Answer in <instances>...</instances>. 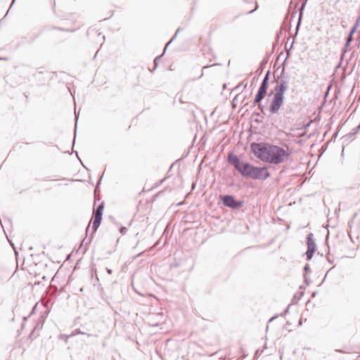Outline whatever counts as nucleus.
Listing matches in <instances>:
<instances>
[{
  "mask_svg": "<svg viewBox=\"0 0 360 360\" xmlns=\"http://www.w3.org/2000/svg\"><path fill=\"white\" fill-rule=\"evenodd\" d=\"M158 356L161 357V359H162V357L161 356L160 354H158Z\"/></svg>",
  "mask_w": 360,
  "mask_h": 360,
  "instance_id": "obj_63",
  "label": "nucleus"
},
{
  "mask_svg": "<svg viewBox=\"0 0 360 360\" xmlns=\"http://www.w3.org/2000/svg\"><path fill=\"white\" fill-rule=\"evenodd\" d=\"M316 294V292H313L312 296H313V297H315Z\"/></svg>",
  "mask_w": 360,
  "mask_h": 360,
  "instance_id": "obj_55",
  "label": "nucleus"
},
{
  "mask_svg": "<svg viewBox=\"0 0 360 360\" xmlns=\"http://www.w3.org/2000/svg\"><path fill=\"white\" fill-rule=\"evenodd\" d=\"M154 352L156 354H158V347H155Z\"/></svg>",
  "mask_w": 360,
  "mask_h": 360,
  "instance_id": "obj_44",
  "label": "nucleus"
},
{
  "mask_svg": "<svg viewBox=\"0 0 360 360\" xmlns=\"http://www.w3.org/2000/svg\"><path fill=\"white\" fill-rule=\"evenodd\" d=\"M78 119H79V113H77L75 112V136H74V140H73V145L75 143V139H76V136H77V131H76V129H77V127Z\"/></svg>",
  "mask_w": 360,
  "mask_h": 360,
  "instance_id": "obj_19",
  "label": "nucleus"
},
{
  "mask_svg": "<svg viewBox=\"0 0 360 360\" xmlns=\"http://www.w3.org/2000/svg\"><path fill=\"white\" fill-rule=\"evenodd\" d=\"M165 179H162L160 180V181H159V186H160V184H162L163 183V181H165Z\"/></svg>",
  "mask_w": 360,
  "mask_h": 360,
  "instance_id": "obj_39",
  "label": "nucleus"
},
{
  "mask_svg": "<svg viewBox=\"0 0 360 360\" xmlns=\"http://www.w3.org/2000/svg\"><path fill=\"white\" fill-rule=\"evenodd\" d=\"M159 330L160 333H166L169 331L172 327V322L170 320H167L162 312H159Z\"/></svg>",
  "mask_w": 360,
  "mask_h": 360,
  "instance_id": "obj_10",
  "label": "nucleus"
},
{
  "mask_svg": "<svg viewBox=\"0 0 360 360\" xmlns=\"http://www.w3.org/2000/svg\"><path fill=\"white\" fill-rule=\"evenodd\" d=\"M359 25H360V13H359V15L356 18L354 24L351 27V30H353L354 31L356 32V30L359 27Z\"/></svg>",
  "mask_w": 360,
  "mask_h": 360,
  "instance_id": "obj_17",
  "label": "nucleus"
},
{
  "mask_svg": "<svg viewBox=\"0 0 360 360\" xmlns=\"http://www.w3.org/2000/svg\"><path fill=\"white\" fill-rule=\"evenodd\" d=\"M28 318L29 317H27V316H24L23 317V322L25 323V321L27 320Z\"/></svg>",
  "mask_w": 360,
  "mask_h": 360,
  "instance_id": "obj_41",
  "label": "nucleus"
},
{
  "mask_svg": "<svg viewBox=\"0 0 360 360\" xmlns=\"http://www.w3.org/2000/svg\"><path fill=\"white\" fill-rule=\"evenodd\" d=\"M272 95L273 97L268 108V110L270 114L274 115L277 114L281 108L283 106L285 101V97L274 95L272 91L268 94V96L270 97Z\"/></svg>",
  "mask_w": 360,
  "mask_h": 360,
  "instance_id": "obj_7",
  "label": "nucleus"
},
{
  "mask_svg": "<svg viewBox=\"0 0 360 360\" xmlns=\"http://www.w3.org/2000/svg\"><path fill=\"white\" fill-rule=\"evenodd\" d=\"M356 127L360 130V123L358 124Z\"/></svg>",
  "mask_w": 360,
  "mask_h": 360,
  "instance_id": "obj_53",
  "label": "nucleus"
},
{
  "mask_svg": "<svg viewBox=\"0 0 360 360\" xmlns=\"http://www.w3.org/2000/svg\"><path fill=\"white\" fill-rule=\"evenodd\" d=\"M255 121L256 122H257V123H259V120H257V119H256Z\"/></svg>",
  "mask_w": 360,
  "mask_h": 360,
  "instance_id": "obj_59",
  "label": "nucleus"
},
{
  "mask_svg": "<svg viewBox=\"0 0 360 360\" xmlns=\"http://www.w3.org/2000/svg\"><path fill=\"white\" fill-rule=\"evenodd\" d=\"M307 250L305 252L306 259L307 261H310L316 250V243L314 239V234L312 233H309L307 236Z\"/></svg>",
  "mask_w": 360,
  "mask_h": 360,
  "instance_id": "obj_9",
  "label": "nucleus"
},
{
  "mask_svg": "<svg viewBox=\"0 0 360 360\" xmlns=\"http://www.w3.org/2000/svg\"><path fill=\"white\" fill-rule=\"evenodd\" d=\"M177 357H178V353H177V352H176L175 354H174L173 358L176 359Z\"/></svg>",
  "mask_w": 360,
  "mask_h": 360,
  "instance_id": "obj_38",
  "label": "nucleus"
},
{
  "mask_svg": "<svg viewBox=\"0 0 360 360\" xmlns=\"http://www.w3.org/2000/svg\"><path fill=\"white\" fill-rule=\"evenodd\" d=\"M255 79H256V77H254V78L252 79V84H253V82H255Z\"/></svg>",
  "mask_w": 360,
  "mask_h": 360,
  "instance_id": "obj_50",
  "label": "nucleus"
},
{
  "mask_svg": "<svg viewBox=\"0 0 360 360\" xmlns=\"http://www.w3.org/2000/svg\"><path fill=\"white\" fill-rule=\"evenodd\" d=\"M304 274L307 276V274L311 273V269L309 264H306L304 266Z\"/></svg>",
  "mask_w": 360,
  "mask_h": 360,
  "instance_id": "obj_22",
  "label": "nucleus"
},
{
  "mask_svg": "<svg viewBox=\"0 0 360 360\" xmlns=\"http://www.w3.org/2000/svg\"><path fill=\"white\" fill-rule=\"evenodd\" d=\"M26 37H22L21 39V41L20 42L18 43L17 46H16V49H18V47H20V46L23 45L25 43V40H26Z\"/></svg>",
  "mask_w": 360,
  "mask_h": 360,
  "instance_id": "obj_25",
  "label": "nucleus"
},
{
  "mask_svg": "<svg viewBox=\"0 0 360 360\" xmlns=\"http://www.w3.org/2000/svg\"><path fill=\"white\" fill-rule=\"evenodd\" d=\"M154 326H158V323L153 324Z\"/></svg>",
  "mask_w": 360,
  "mask_h": 360,
  "instance_id": "obj_60",
  "label": "nucleus"
},
{
  "mask_svg": "<svg viewBox=\"0 0 360 360\" xmlns=\"http://www.w3.org/2000/svg\"><path fill=\"white\" fill-rule=\"evenodd\" d=\"M25 323L24 322H22V325H21L20 329L18 330V335H20V332H21V331H22V330L24 328V327H25Z\"/></svg>",
  "mask_w": 360,
  "mask_h": 360,
  "instance_id": "obj_28",
  "label": "nucleus"
},
{
  "mask_svg": "<svg viewBox=\"0 0 360 360\" xmlns=\"http://www.w3.org/2000/svg\"><path fill=\"white\" fill-rule=\"evenodd\" d=\"M78 333H79V334H84V333L82 332L79 329L78 330Z\"/></svg>",
  "mask_w": 360,
  "mask_h": 360,
  "instance_id": "obj_49",
  "label": "nucleus"
},
{
  "mask_svg": "<svg viewBox=\"0 0 360 360\" xmlns=\"http://www.w3.org/2000/svg\"><path fill=\"white\" fill-rule=\"evenodd\" d=\"M119 231H120V233L122 234V235H124L127 231V227L125 226H121L120 228H119Z\"/></svg>",
  "mask_w": 360,
  "mask_h": 360,
  "instance_id": "obj_24",
  "label": "nucleus"
},
{
  "mask_svg": "<svg viewBox=\"0 0 360 360\" xmlns=\"http://www.w3.org/2000/svg\"><path fill=\"white\" fill-rule=\"evenodd\" d=\"M337 136H338V134H337V133H335V134H333V137H336Z\"/></svg>",
  "mask_w": 360,
  "mask_h": 360,
  "instance_id": "obj_54",
  "label": "nucleus"
},
{
  "mask_svg": "<svg viewBox=\"0 0 360 360\" xmlns=\"http://www.w3.org/2000/svg\"><path fill=\"white\" fill-rule=\"evenodd\" d=\"M38 37V35H37L36 37H34V38H32V39L29 41V43H32L35 39Z\"/></svg>",
  "mask_w": 360,
  "mask_h": 360,
  "instance_id": "obj_37",
  "label": "nucleus"
},
{
  "mask_svg": "<svg viewBox=\"0 0 360 360\" xmlns=\"http://www.w3.org/2000/svg\"><path fill=\"white\" fill-rule=\"evenodd\" d=\"M287 60H285V59L283 60V62L281 64V66H283V69L284 68L285 69V63H286Z\"/></svg>",
  "mask_w": 360,
  "mask_h": 360,
  "instance_id": "obj_36",
  "label": "nucleus"
},
{
  "mask_svg": "<svg viewBox=\"0 0 360 360\" xmlns=\"http://www.w3.org/2000/svg\"><path fill=\"white\" fill-rule=\"evenodd\" d=\"M278 317V315H275L274 316H272L269 320V322H271L274 319H275L276 318Z\"/></svg>",
  "mask_w": 360,
  "mask_h": 360,
  "instance_id": "obj_33",
  "label": "nucleus"
},
{
  "mask_svg": "<svg viewBox=\"0 0 360 360\" xmlns=\"http://www.w3.org/2000/svg\"><path fill=\"white\" fill-rule=\"evenodd\" d=\"M89 229V226L87 227L86 233L88 232Z\"/></svg>",
  "mask_w": 360,
  "mask_h": 360,
  "instance_id": "obj_64",
  "label": "nucleus"
},
{
  "mask_svg": "<svg viewBox=\"0 0 360 360\" xmlns=\"http://www.w3.org/2000/svg\"><path fill=\"white\" fill-rule=\"evenodd\" d=\"M209 67H210L209 65L204 66V67H203V69L207 68H209Z\"/></svg>",
  "mask_w": 360,
  "mask_h": 360,
  "instance_id": "obj_58",
  "label": "nucleus"
},
{
  "mask_svg": "<svg viewBox=\"0 0 360 360\" xmlns=\"http://www.w3.org/2000/svg\"><path fill=\"white\" fill-rule=\"evenodd\" d=\"M307 2V0H304L302 4L301 7L299 9V18H298V20H297V25H296V34H298V31H299L300 25H301L302 19L303 17V13H304V10L306 6Z\"/></svg>",
  "mask_w": 360,
  "mask_h": 360,
  "instance_id": "obj_12",
  "label": "nucleus"
},
{
  "mask_svg": "<svg viewBox=\"0 0 360 360\" xmlns=\"http://www.w3.org/2000/svg\"><path fill=\"white\" fill-rule=\"evenodd\" d=\"M157 196H158V193H157V194H155V195H153V199H155Z\"/></svg>",
  "mask_w": 360,
  "mask_h": 360,
  "instance_id": "obj_52",
  "label": "nucleus"
},
{
  "mask_svg": "<svg viewBox=\"0 0 360 360\" xmlns=\"http://www.w3.org/2000/svg\"><path fill=\"white\" fill-rule=\"evenodd\" d=\"M106 271L108 273V274H111L112 272V269L109 268H106Z\"/></svg>",
  "mask_w": 360,
  "mask_h": 360,
  "instance_id": "obj_34",
  "label": "nucleus"
},
{
  "mask_svg": "<svg viewBox=\"0 0 360 360\" xmlns=\"http://www.w3.org/2000/svg\"><path fill=\"white\" fill-rule=\"evenodd\" d=\"M174 164H175V162H173V163L171 165V166H170V167H169V169L168 172L172 169V168L173 167V166L174 165Z\"/></svg>",
  "mask_w": 360,
  "mask_h": 360,
  "instance_id": "obj_42",
  "label": "nucleus"
},
{
  "mask_svg": "<svg viewBox=\"0 0 360 360\" xmlns=\"http://www.w3.org/2000/svg\"><path fill=\"white\" fill-rule=\"evenodd\" d=\"M257 8H258V5H257V4H256L255 9L249 11L248 13L251 14V13H254Z\"/></svg>",
  "mask_w": 360,
  "mask_h": 360,
  "instance_id": "obj_29",
  "label": "nucleus"
},
{
  "mask_svg": "<svg viewBox=\"0 0 360 360\" xmlns=\"http://www.w3.org/2000/svg\"><path fill=\"white\" fill-rule=\"evenodd\" d=\"M273 82L278 83L277 85L274 86L275 92L273 94L281 97H285V93L288 89V82L287 80V77H284V68L282 69V71L277 79H274Z\"/></svg>",
  "mask_w": 360,
  "mask_h": 360,
  "instance_id": "obj_6",
  "label": "nucleus"
},
{
  "mask_svg": "<svg viewBox=\"0 0 360 360\" xmlns=\"http://www.w3.org/2000/svg\"><path fill=\"white\" fill-rule=\"evenodd\" d=\"M103 174L100 176V178H99V180H98V184H101V180H102V178H103Z\"/></svg>",
  "mask_w": 360,
  "mask_h": 360,
  "instance_id": "obj_40",
  "label": "nucleus"
},
{
  "mask_svg": "<svg viewBox=\"0 0 360 360\" xmlns=\"http://www.w3.org/2000/svg\"><path fill=\"white\" fill-rule=\"evenodd\" d=\"M326 275H327V274ZM326 278V276H325V278L323 279L322 283H323L325 281Z\"/></svg>",
  "mask_w": 360,
  "mask_h": 360,
  "instance_id": "obj_57",
  "label": "nucleus"
},
{
  "mask_svg": "<svg viewBox=\"0 0 360 360\" xmlns=\"http://www.w3.org/2000/svg\"><path fill=\"white\" fill-rule=\"evenodd\" d=\"M58 338H59L60 340H63L65 342H67L68 340L69 336H68V335H66L65 334H60Z\"/></svg>",
  "mask_w": 360,
  "mask_h": 360,
  "instance_id": "obj_23",
  "label": "nucleus"
},
{
  "mask_svg": "<svg viewBox=\"0 0 360 360\" xmlns=\"http://www.w3.org/2000/svg\"><path fill=\"white\" fill-rule=\"evenodd\" d=\"M270 76L271 71L269 70L266 71L262 82L259 86L257 94H255L254 100L252 103L251 107H255L256 105L259 104V103H261V101L264 98L265 96L268 94Z\"/></svg>",
  "mask_w": 360,
  "mask_h": 360,
  "instance_id": "obj_3",
  "label": "nucleus"
},
{
  "mask_svg": "<svg viewBox=\"0 0 360 360\" xmlns=\"http://www.w3.org/2000/svg\"><path fill=\"white\" fill-rule=\"evenodd\" d=\"M0 60H8V58H6V57H4V58H1Z\"/></svg>",
  "mask_w": 360,
  "mask_h": 360,
  "instance_id": "obj_46",
  "label": "nucleus"
},
{
  "mask_svg": "<svg viewBox=\"0 0 360 360\" xmlns=\"http://www.w3.org/2000/svg\"><path fill=\"white\" fill-rule=\"evenodd\" d=\"M257 105H258L257 106L258 111L253 112V115L262 117V118H264L266 115L265 112H264V109H265L264 105L260 104V103H259V104H257Z\"/></svg>",
  "mask_w": 360,
  "mask_h": 360,
  "instance_id": "obj_14",
  "label": "nucleus"
},
{
  "mask_svg": "<svg viewBox=\"0 0 360 360\" xmlns=\"http://www.w3.org/2000/svg\"><path fill=\"white\" fill-rule=\"evenodd\" d=\"M157 186H158V182H155V183L153 185L152 188H155V187H157Z\"/></svg>",
  "mask_w": 360,
  "mask_h": 360,
  "instance_id": "obj_43",
  "label": "nucleus"
},
{
  "mask_svg": "<svg viewBox=\"0 0 360 360\" xmlns=\"http://www.w3.org/2000/svg\"><path fill=\"white\" fill-rule=\"evenodd\" d=\"M169 266H170V268H172V267H174V266H178V264H172V263H170V264H169Z\"/></svg>",
  "mask_w": 360,
  "mask_h": 360,
  "instance_id": "obj_35",
  "label": "nucleus"
},
{
  "mask_svg": "<svg viewBox=\"0 0 360 360\" xmlns=\"http://www.w3.org/2000/svg\"><path fill=\"white\" fill-rule=\"evenodd\" d=\"M359 129L356 127L355 128L352 129V131L347 134L346 135L343 136L342 137V140L343 143H345L348 141L350 139L353 138L356 134H357L359 132Z\"/></svg>",
  "mask_w": 360,
  "mask_h": 360,
  "instance_id": "obj_13",
  "label": "nucleus"
},
{
  "mask_svg": "<svg viewBox=\"0 0 360 360\" xmlns=\"http://www.w3.org/2000/svg\"><path fill=\"white\" fill-rule=\"evenodd\" d=\"M220 198L224 206L233 210H239L244 204L243 200H237L232 195H220Z\"/></svg>",
  "mask_w": 360,
  "mask_h": 360,
  "instance_id": "obj_8",
  "label": "nucleus"
},
{
  "mask_svg": "<svg viewBox=\"0 0 360 360\" xmlns=\"http://www.w3.org/2000/svg\"><path fill=\"white\" fill-rule=\"evenodd\" d=\"M158 56H156L153 59V65H154V66H153V69H150V71L151 72H153L158 68Z\"/></svg>",
  "mask_w": 360,
  "mask_h": 360,
  "instance_id": "obj_20",
  "label": "nucleus"
},
{
  "mask_svg": "<svg viewBox=\"0 0 360 360\" xmlns=\"http://www.w3.org/2000/svg\"><path fill=\"white\" fill-rule=\"evenodd\" d=\"M271 143L266 142H252L250 143V150L254 155L266 162Z\"/></svg>",
  "mask_w": 360,
  "mask_h": 360,
  "instance_id": "obj_4",
  "label": "nucleus"
},
{
  "mask_svg": "<svg viewBox=\"0 0 360 360\" xmlns=\"http://www.w3.org/2000/svg\"><path fill=\"white\" fill-rule=\"evenodd\" d=\"M289 308H290V305H288V306L287 307V308L285 309V313H288V312Z\"/></svg>",
  "mask_w": 360,
  "mask_h": 360,
  "instance_id": "obj_45",
  "label": "nucleus"
},
{
  "mask_svg": "<svg viewBox=\"0 0 360 360\" xmlns=\"http://www.w3.org/2000/svg\"><path fill=\"white\" fill-rule=\"evenodd\" d=\"M297 11H296V8H295V11L293 12V15H292V17H295V14H296Z\"/></svg>",
  "mask_w": 360,
  "mask_h": 360,
  "instance_id": "obj_47",
  "label": "nucleus"
},
{
  "mask_svg": "<svg viewBox=\"0 0 360 360\" xmlns=\"http://www.w3.org/2000/svg\"><path fill=\"white\" fill-rule=\"evenodd\" d=\"M37 303L35 304V305L33 307L32 311H30V313L28 314L27 317H30L31 316H32L34 314H35V311H36V309H37Z\"/></svg>",
  "mask_w": 360,
  "mask_h": 360,
  "instance_id": "obj_26",
  "label": "nucleus"
},
{
  "mask_svg": "<svg viewBox=\"0 0 360 360\" xmlns=\"http://www.w3.org/2000/svg\"><path fill=\"white\" fill-rule=\"evenodd\" d=\"M290 155V153L285 151L283 148L271 144L266 162L273 165H279L285 162Z\"/></svg>",
  "mask_w": 360,
  "mask_h": 360,
  "instance_id": "obj_2",
  "label": "nucleus"
},
{
  "mask_svg": "<svg viewBox=\"0 0 360 360\" xmlns=\"http://www.w3.org/2000/svg\"><path fill=\"white\" fill-rule=\"evenodd\" d=\"M297 35V34H296V33L295 34V37H293V40L290 44V49L287 51V55H286V57H285V60H288V59L289 58L290 56V51L291 49L293 48V44L295 43V37Z\"/></svg>",
  "mask_w": 360,
  "mask_h": 360,
  "instance_id": "obj_18",
  "label": "nucleus"
},
{
  "mask_svg": "<svg viewBox=\"0 0 360 360\" xmlns=\"http://www.w3.org/2000/svg\"><path fill=\"white\" fill-rule=\"evenodd\" d=\"M104 210V201L101 202V204L98 205V207L94 210L95 214L93 217L92 226H91V234L89 238L86 240L85 242V246L87 248L89 245L91 243L93 234L96 232L98 229L99 228L103 214Z\"/></svg>",
  "mask_w": 360,
  "mask_h": 360,
  "instance_id": "obj_5",
  "label": "nucleus"
},
{
  "mask_svg": "<svg viewBox=\"0 0 360 360\" xmlns=\"http://www.w3.org/2000/svg\"><path fill=\"white\" fill-rule=\"evenodd\" d=\"M76 154H77V158L81 161V160H80V159H79V158L78 152H77V151L76 152Z\"/></svg>",
  "mask_w": 360,
  "mask_h": 360,
  "instance_id": "obj_51",
  "label": "nucleus"
},
{
  "mask_svg": "<svg viewBox=\"0 0 360 360\" xmlns=\"http://www.w3.org/2000/svg\"><path fill=\"white\" fill-rule=\"evenodd\" d=\"M227 162L234 167L242 177L246 179L264 181L271 176L267 167L255 166L241 160L237 155L233 153L228 154Z\"/></svg>",
  "mask_w": 360,
  "mask_h": 360,
  "instance_id": "obj_1",
  "label": "nucleus"
},
{
  "mask_svg": "<svg viewBox=\"0 0 360 360\" xmlns=\"http://www.w3.org/2000/svg\"><path fill=\"white\" fill-rule=\"evenodd\" d=\"M303 276H304V283L309 285L311 283V280L310 278H307V276L305 275V274H303Z\"/></svg>",
  "mask_w": 360,
  "mask_h": 360,
  "instance_id": "obj_27",
  "label": "nucleus"
},
{
  "mask_svg": "<svg viewBox=\"0 0 360 360\" xmlns=\"http://www.w3.org/2000/svg\"><path fill=\"white\" fill-rule=\"evenodd\" d=\"M166 191H167V188L159 191V192H158L159 196L162 195L165 192H166Z\"/></svg>",
  "mask_w": 360,
  "mask_h": 360,
  "instance_id": "obj_30",
  "label": "nucleus"
},
{
  "mask_svg": "<svg viewBox=\"0 0 360 360\" xmlns=\"http://www.w3.org/2000/svg\"><path fill=\"white\" fill-rule=\"evenodd\" d=\"M172 342L167 340L166 342L165 350L169 353L170 352V347H172Z\"/></svg>",
  "mask_w": 360,
  "mask_h": 360,
  "instance_id": "obj_21",
  "label": "nucleus"
},
{
  "mask_svg": "<svg viewBox=\"0 0 360 360\" xmlns=\"http://www.w3.org/2000/svg\"><path fill=\"white\" fill-rule=\"evenodd\" d=\"M167 259H168V262L171 261V257H167Z\"/></svg>",
  "mask_w": 360,
  "mask_h": 360,
  "instance_id": "obj_56",
  "label": "nucleus"
},
{
  "mask_svg": "<svg viewBox=\"0 0 360 360\" xmlns=\"http://www.w3.org/2000/svg\"><path fill=\"white\" fill-rule=\"evenodd\" d=\"M238 96H239V94H238V95H237V96L233 98V101H232V104H233V105L236 104V102H235V101L237 100V98H238Z\"/></svg>",
  "mask_w": 360,
  "mask_h": 360,
  "instance_id": "obj_32",
  "label": "nucleus"
},
{
  "mask_svg": "<svg viewBox=\"0 0 360 360\" xmlns=\"http://www.w3.org/2000/svg\"><path fill=\"white\" fill-rule=\"evenodd\" d=\"M303 294H304L303 292H300V297H298V300H300V297L303 295Z\"/></svg>",
  "mask_w": 360,
  "mask_h": 360,
  "instance_id": "obj_48",
  "label": "nucleus"
},
{
  "mask_svg": "<svg viewBox=\"0 0 360 360\" xmlns=\"http://www.w3.org/2000/svg\"><path fill=\"white\" fill-rule=\"evenodd\" d=\"M181 27H179L176 30V31L175 34H174V36L172 37V39L166 44L165 46V49H164V52L161 55H159V56H158L159 60L164 56L166 49H167L169 45L175 39V38L176 37L178 33L181 31Z\"/></svg>",
  "mask_w": 360,
  "mask_h": 360,
  "instance_id": "obj_15",
  "label": "nucleus"
},
{
  "mask_svg": "<svg viewBox=\"0 0 360 360\" xmlns=\"http://www.w3.org/2000/svg\"><path fill=\"white\" fill-rule=\"evenodd\" d=\"M15 1V0H13V1H12V3H11V4L10 8H9V9H8V10H10V9H11V7L13 6V5L14 4ZM8 11H7V13H8ZM7 14H8V13H6V14L5 15V16L4 17V18H6V16L7 15Z\"/></svg>",
  "mask_w": 360,
  "mask_h": 360,
  "instance_id": "obj_31",
  "label": "nucleus"
},
{
  "mask_svg": "<svg viewBox=\"0 0 360 360\" xmlns=\"http://www.w3.org/2000/svg\"><path fill=\"white\" fill-rule=\"evenodd\" d=\"M161 238H159L158 243H160Z\"/></svg>",
  "mask_w": 360,
  "mask_h": 360,
  "instance_id": "obj_62",
  "label": "nucleus"
},
{
  "mask_svg": "<svg viewBox=\"0 0 360 360\" xmlns=\"http://www.w3.org/2000/svg\"><path fill=\"white\" fill-rule=\"evenodd\" d=\"M157 226H158V223H156L155 225V229H156Z\"/></svg>",
  "mask_w": 360,
  "mask_h": 360,
  "instance_id": "obj_61",
  "label": "nucleus"
},
{
  "mask_svg": "<svg viewBox=\"0 0 360 360\" xmlns=\"http://www.w3.org/2000/svg\"><path fill=\"white\" fill-rule=\"evenodd\" d=\"M355 32H356L355 31L350 29L349 34L347 37L344 47L342 48V51H341V56H340V63L338 64V67H340L342 65L345 55L347 52V51L350 46L351 42L353 41V35L355 34Z\"/></svg>",
  "mask_w": 360,
  "mask_h": 360,
  "instance_id": "obj_11",
  "label": "nucleus"
},
{
  "mask_svg": "<svg viewBox=\"0 0 360 360\" xmlns=\"http://www.w3.org/2000/svg\"><path fill=\"white\" fill-rule=\"evenodd\" d=\"M269 55H266L263 60L260 62L258 70H260V75L262 73L266 64L268 63Z\"/></svg>",
  "mask_w": 360,
  "mask_h": 360,
  "instance_id": "obj_16",
  "label": "nucleus"
}]
</instances>
